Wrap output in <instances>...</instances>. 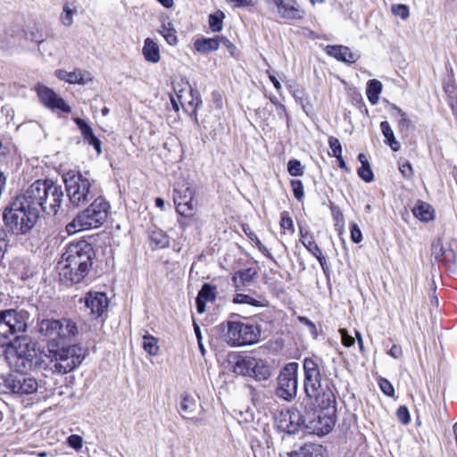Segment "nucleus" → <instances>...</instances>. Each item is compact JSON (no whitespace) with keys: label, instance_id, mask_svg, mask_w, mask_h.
Masks as SVG:
<instances>
[{"label":"nucleus","instance_id":"obj_1","mask_svg":"<svg viewBox=\"0 0 457 457\" xmlns=\"http://www.w3.org/2000/svg\"><path fill=\"white\" fill-rule=\"evenodd\" d=\"M95 256L94 248L87 241L70 243L59 262L61 281L66 286L82 282L93 266Z\"/></svg>","mask_w":457,"mask_h":457},{"label":"nucleus","instance_id":"obj_2","mask_svg":"<svg viewBox=\"0 0 457 457\" xmlns=\"http://www.w3.org/2000/svg\"><path fill=\"white\" fill-rule=\"evenodd\" d=\"M40 212L24 191L11 199L3 212V220L15 236L29 233L39 219Z\"/></svg>","mask_w":457,"mask_h":457},{"label":"nucleus","instance_id":"obj_3","mask_svg":"<svg viewBox=\"0 0 457 457\" xmlns=\"http://www.w3.org/2000/svg\"><path fill=\"white\" fill-rule=\"evenodd\" d=\"M25 192L40 212H44L47 214L58 212L62 202L63 191L62 187L53 180L37 179Z\"/></svg>","mask_w":457,"mask_h":457},{"label":"nucleus","instance_id":"obj_4","mask_svg":"<svg viewBox=\"0 0 457 457\" xmlns=\"http://www.w3.org/2000/svg\"><path fill=\"white\" fill-rule=\"evenodd\" d=\"M111 205L103 196L96 197L93 203L67 224L66 231L69 235L78 231L88 230L101 227L110 213Z\"/></svg>","mask_w":457,"mask_h":457},{"label":"nucleus","instance_id":"obj_5","mask_svg":"<svg viewBox=\"0 0 457 457\" xmlns=\"http://www.w3.org/2000/svg\"><path fill=\"white\" fill-rule=\"evenodd\" d=\"M29 312L23 309H7L0 311V345L2 348L9 346L12 342L9 340L13 336L14 340L19 334L26 331Z\"/></svg>","mask_w":457,"mask_h":457},{"label":"nucleus","instance_id":"obj_6","mask_svg":"<svg viewBox=\"0 0 457 457\" xmlns=\"http://www.w3.org/2000/svg\"><path fill=\"white\" fill-rule=\"evenodd\" d=\"M48 367L53 373L63 375L72 371L84 360L82 349L78 345L49 350Z\"/></svg>","mask_w":457,"mask_h":457},{"label":"nucleus","instance_id":"obj_7","mask_svg":"<svg viewBox=\"0 0 457 457\" xmlns=\"http://www.w3.org/2000/svg\"><path fill=\"white\" fill-rule=\"evenodd\" d=\"M63 180L72 206L84 204L95 196L94 181L85 178L80 172L69 171L64 175Z\"/></svg>","mask_w":457,"mask_h":457},{"label":"nucleus","instance_id":"obj_8","mask_svg":"<svg viewBox=\"0 0 457 457\" xmlns=\"http://www.w3.org/2000/svg\"><path fill=\"white\" fill-rule=\"evenodd\" d=\"M225 337L230 346L253 345L259 341L261 329L258 325L229 320L228 321V331Z\"/></svg>","mask_w":457,"mask_h":457},{"label":"nucleus","instance_id":"obj_9","mask_svg":"<svg viewBox=\"0 0 457 457\" xmlns=\"http://www.w3.org/2000/svg\"><path fill=\"white\" fill-rule=\"evenodd\" d=\"M10 345L13 348L16 370L29 371L40 366V356L28 338L16 337V340Z\"/></svg>","mask_w":457,"mask_h":457},{"label":"nucleus","instance_id":"obj_10","mask_svg":"<svg viewBox=\"0 0 457 457\" xmlns=\"http://www.w3.org/2000/svg\"><path fill=\"white\" fill-rule=\"evenodd\" d=\"M233 371L237 375L253 378L257 381L267 380L271 375L266 361L250 355L238 357Z\"/></svg>","mask_w":457,"mask_h":457},{"label":"nucleus","instance_id":"obj_11","mask_svg":"<svg viewBox=\"0 0 457 457\" xmlns=\"http://www.w3.org/2000/svg\"><path fill=\"white\" fill-rule=\"evenodd\" d=\"M298 363L286 364L278 377L276 395L278 397L290 402L297 394Z\"/></svg>","mask_w":457,"mask_h":457},{"label":"nucleus","instance_id":"obj_12","mask_svg":"<svg viewBox=\"0 0 457 457\" xmlns=\"http://www.w3.org/2000/svg\"><path fill=\"white\" fill-rule=\"evenodd\" d=\"M335 411L336 405L331 410L311 408L310 411H306V429L318 436L329 433L335 425Z\"/></svg>","mask_w":457,"mask_h":457},{"label":"nucleus","instance_id":"obj_13","mask_svg":"<svg viewBox=\"0 0 457 457\" xmlns=\"http://www.w3.org/2000/svg\"><path fill=\"white\" fill-rule=\"evenodd\" d=\"M4 386L12 394L26 395L36 393L38 387L37 379L28 371L16 370L4 379Z\"/></svg>","mask_w":457,"mask_h":457},{"label":"nucleus","instance_id":"obj_14","mask_svg":"<svg viewBox=\"0 0 457 457\" xmlns=\"http://www.w3.org/2000/svg\"><path fill=\"white\" fill-rule=\"evenodd\" d=\"M306 413L303 414L297 408H290L280 411L277 419L278 428L287 434H295L306 429Z\"/></svg>","mask_w":457,"mask_h":457},{"label":"nucleus","instance_id":"obj_15","mask_svg":"<svg viewBox=\"0 0 457 457\" xmlns=\"http://www.w3.org/2000/svg\"><path fill=\"white\" fill-rule=\"evenodd\" d=\"M173 199L177 212L182 216H189L195 208L194 190L188 183L174 186Z\"/></svg>","mask_w":457,"mask_h":457},{"label":"nucleus","instance_id":"obj_16","mask_svg":"<svg viewBox=\"0 0 457 457\" xmlns=\"http://www.w3.org/2000/svg\"><path fill=\"white\" fill-rule=\"evenodd\" d=\"M317 387V395H308L307 399L315 401V404L320 409H329L337 404V399L335 395V386L333 382L324 378Z\"/></svg>","mask_w":457,"mask_h":457},{"label":"nucleus","instance_id":"obj_17","mask_svg":"<svg viewBox=\"0 0 457 457\" xmlns=\"http://www.w3.org/2000/svg\"><path fill=\"white\" fill-rule=\"evenodd\" d=\"M304 370V392L306 397L308 395H317L316 386L320 385V382L324 378H322L320 370L318 364L310 358H307L303 361Z\"/></svg>","mask_w":457,"mask_h":457},{"label":"nucleus","instance_id":"obj_18","mask_svg":"<svg viewBox=\"0 0 457 457\" xmlns=\"http://www.w3.org/2000/svg\"><path fill=\"white\" fill-rule=\"evenodd\" d=\"M269 7L277 9L279 17L287 20H302L304 11L302 10L296 0H266Z\"/></svg>","mask_w":457,"mask_h":457},{"label":"nucleus","instance_id":"obj_19","mask_svg":"<svg viewBox=\"0 0 457 457\" xmlns=\"http://www.w3.org/2000/svg\"><path fill=\"white\" fill-rule=\"evenodd\" d=\"M37 92L41 103L47 108L51 110L58 109L65 113L71 112V106L51 88L38 85L37 87Z\"/></svg>","mask_w":457,"mask_h":457},{"label":"nucleus","instance_id":"obj_20","mask_svg":"<svg viewBox=\"0 0 457 457\" xmlns=\"http://www.w3.org/2000/svg\"><path fill=\"white\" fill-rule=\"evenodd\" d=\"M200 410L201 405L196 398L187 394L182 395L179 411L183 419L190 420L195 424H200L202 419L195 417V414L198 413Z\"/></svg>","mask_w":457,"mask_h":457},{"label":"nucleus","instance_id":"obj_21","mask_svg":"<svg viewBox=\"0 0 457 457\" xmlns=\"http://www.w3.org/2000/svg\"><path fill=\"white\" fill-rule=\"evenodd\" d=\"M108 298L104 293H88L85 298V305L90 309V314L94 319L103 315L108 307Z\"/></svg>","mask_w":457,"mask_h":457},{"label":"nucleus","instance_id":"obj_22","mask_svg":"<svg viewBox=\"0 0 457 457\" xmlns=\"http://www.w3.org/2000/svg\"><path fill=\"white\" fill-rule=\"evenodd\" d=\"M58 326L59 319L38 318L37 322V332L44 337L49 339L52 345H58Z\"/></svg>","mask_w":457,"mask_h":457},{"label":"nucleus","instance_id":"obj_23","mask_svg":"<svg viewBox=\"0 0 457 457\" xmlns=\"http://www.w3.org/2000/svg\"><path fill=\"white\" fill-rule=\"evenodd\" d=\"M79 333L77 323L70 318L59 319L58 345L73 340Z\"/></svg>","mask_w":457,"mask_h":457},{"label":"nucleus","instance_id":"obj_24","mask_svg":"<svg viewBox=\"0 0 457 457\" xmlns=\"http://www.w3.org/2000/svg\"><path fill=\"white\" fill-rule=\"evenodd\" d=\"M73 120L80 129L84 140L95 148L98 155L101 154L102 143L100 139L95 136L90 125L85 120L79 117L74 118Z\"/></svg>","mask_w":457,"mask_h":457},{"label":"nucleus","instance_id":"obj_25","mask_svg":"<svg viewBox=\"0 0 457 457\" xmlns=\"http://www.w3.org/2000/svg\"><path fill=\"white\" fill-rule=\"evenodd\" d=\"M55 74L58 79L69 82L71 84L85 85L88 81L92 80L90 73L83 71L81 70H75L71 72L62 70H58L55 71Z\"/></svg>","mask_w":457,"mask_h":457},{"label":"nucleus","instance_id":"obj_26","mask_svg":"<svg viewBox=\"0 0 457 457\" xmlns=\"http://www.w3.org/2000/svg\"><path fill=\"white\" fill-rule=\"evenodd\" d=\"M216 299V287L204 283L196 296V310L202 314L205 312L206 302H213Z\"/></svg>","mask_w":457,"mask_h":457},{"label":"nucleus","instance_id":"obj_27","mask_svg":"<svg viewBox=\"0 0 457 457\" xmlns=\"http://www.w3.org/2000/svg\"><path fill=\"white\" fill-rule=\"evenodd\" d=\"M257 270L254 268H247L237 271L232 277L233 286L237 290L242 289L256 277Z\"/></svg>","mask_w":457,"mask_h":457},{"label":"nucleus","instance_id":"obj_28","mask_svg":"<svg viewBox=\"0 0 457 457\" xmlns=\"http://www.w3.org/2000/svg\"><path fill=\"white\" fill-rule=\"evenodd\" d=\"M326 52L328 55L333 56L338 61L345 62H354V54L345 46H328Z\"/></svg>","mask_w":457,"mask_h":457},{"label":"nucleus","instance_id":"obj_29","mask_svg":"<svg viewBox=\"0 0 457 457\" xmlns=\"http://www.w3.org/2000/svg\"><path fill=\"white\" fill-rule=\"evenodd\" d=\"M434 208L428 203L418 201L412 209L413 215L423 222L434 220Z\"/></svg>","mask_w":457,"mask_h":457},{"label":"nucleus","instance_id":"obj_30","mask_svg":"<svg viewBox=\"0 0 457 457\" xmlns=\"http://www.w3.org/2000/svg\"><path fill=\"white\" fill-rule=\"evenodd\" d=\"M142 52L147 62L156 63L160 61L161 55L159 46L152 38L147 37L145 40Z\"/></svg>","mask_w":457,"mask_h":457},{"label":"nucleus","instance_id":"obj_31","mask_svg":"<svg viewBox=\"0 0 457 457\" xmlns=\"http://www.w3.org/2000/svg\"><path fill=\"white\" fill-rule=\"evenodd\" d=\"M195 48L197 52L207 54L216 51L220 46L219 37L213 38H200L195 40Z\"/></svg>","mask_w":457,"mask_h":457},{"label":"nucleus","instance_id":"obj_32","mask_svg":"<svg viewBox=\"0 0 457 457\" xmlns=\"http://www.w3.org/2000/svg\"><path fill=\"white\" fill-rule=\"evenodd\" d=\"M380 129L383 136L386 138V143L393 151L397 152L400 149V143L395 139L390 124L386 120L382 121L380 123Z\"/></svg>","mask_w":457,"mask_h":457},{"label":"nucleus","instance_id":"obj_33","mask_svg":"<svg viewBox=\"0 0 457 457\" xmlns=\"http://www.w3.org/2000/svg\"><path fill=\"white\" fill-rule=\"evenodd\" d=\"M391 109L400 116V120L398 121V129L400 132L402 133H409L411 130L413 129V123L412 121L408 118L407 114L398 106L395 104H392Z\"/></svg>","mask_w":457,"mask_h":457},{"label":"nucleus","instance_id":"obj_34","mask_svg":"<svg viewBox=\"0 0 457 457\" xmlns=\"http://www.w3.org/2000/svg\"><path fill=\"white\" fill-rule=\"evenodd\" d=\"M382 91V83L378 79H370L367 83L366 94L369 101L376 104L378 101V96Z\"/></svg>","mask_w":457,"mask_h":457},{"label":"nucleus","instance_id":"obj_35","mask_svg":"<svg viewBox=\"0 0 457 457\" xmlns=\"http://www.w3.org/2000/svg\"><path fill=\"white\" fill-rule=\"evenodd\" d=\"M150 241L156 248H165L170 245L169 237L162 230H153L150 234Z\"/></svg>","mask_w":457,"mask_h":457},{"label":"nucleus","instance_id":"obj_36","mask_svg":"<svg viewBox=\"0 0 457 457\" xmlns=\"http://www.w3.org/2000/svg\"><path fill=\"white\" fill-rule=\"evenodd\" d=\"M225 14L221 11H217L209 15V27L213 32H219L222 29Z\"/></svg>","mask_w":457,"mask_h":457},{"label":"nucleus","instance_id":"obj_37","mask_svg":"<svg viewBox=\"0 0 457 457\" xmlns=\"http://www.w3.org/2000/svg\"><path fill=\"white\" fill-rule=\"evenodd\" d=\"M319 449L314 445H304L298 451L289 454V457H318Z\"/></svg>","mask_w":457,"mask_h":457},{"label":"nucleus","instance_id":"obj_38","mask_svg":"<svg viewBox=\"0 0 457 457\" xmlns=\"http://www.w3.org/2000/svg\"><path fill=\"white\" fill-rule=\"evenodd\" d=\"M143 348L150 355H156L159 352L157 338L153 336L146 335L143 337Z\"/></svg>","mask_w":457,"mask_h":457},{"label":"nucleus","instance_id":"obj_39","mask_svg":"<svg viewBox=\"0 0 457 457\" xmlns=\"http://www.w3.org/2000/svg\"><path fill=\"white\" fill-rule=\"evenodd\" d=\"M301 237H302V243L305 246V248L313 255L320 254L321 252L319 245L316 244V242L312 239V237H308L307 234L303 235V229L300 230Z\"/></svg>","mask_w":457,"mask_h":457},{"label":"nucleus","instance_id":"obj_40","mask_svg":"<svg viewBox=\"0 0 457 457\" xmlns=\"http://www.w3.org/2000/svg\"><path fill=\"white\" fill-rule=\"evenodd\" d=\"M160 32L169 45L174 46L177 44L178 39L176 36V30L171 28V24L170 22L168 25L163 24Z\"/></svg>","mask_w":457,"mask_h":457},{"label":"nucleus","instance_id":"obj_41","mask_svg":"<svg viewBox=\"0 0 457 457\" xmlns=\"http://www.w3.org/2000/svg\"><path fill=\"white\" fill-rule=\"evenodd\" d=\"M235 303H246L252 306H262L260 302L245 294H237L233 298Z\"/></svg>","mask_w":457,"mask_h":457},{"label":"nucleus","instance_id":"obj_42","mask_svg":"<svg viewBox=\"0 0 457 457\" xmlns=\"http://www.w3.org/2000/svg\"><path fill=\"white\" fill-rule=\"evenodd\" d=\"M287 171L291 176L298 177L303 174V170L301 162L296 159H292L287 163Z\"/></svg>","mask_w":457,"mask_h":457},{"label":"nucleus","instance_id":"obj_43","mask_svg":"<svg viewBox=\"0 0 457 457\" xmlns=\"http://www.w3.org/2000/svg\"><path fill=\"white\" fill-rule=\"evenodd\" d=\"M358 175L361 179L368 183L374 179V175L370 164L363 163V166H361L358 170Z\"/></svg>","mask_w":457,"mask_h":457},{"label":"nucleus","instance_id":"obj_44","mask_svg":"<svg viewBox=\"0 0 457 457\" xmlns=\"http://www.w3.org/2000/svg\"><path fill=\"white\" fill-rule=\"evenodd\" d=\"M328 145L331 150V153L329 154L331 156L340 157V155H342V145L337 138L330 137L328 138Z\"/></svg>","mask_w":457,"mask_h":457},{"label":"nucleus","instance_id":"obj_45","mask_svg":"<svg viewBox=\"0 0 457 457\" xmlns=\"http://www.w3.org/2000/svg\"><path fill=\"white\" fill-rule=\"evenodd\" d=\"M291 187L295 199L302 201L304 196L303 185L302 181L299 179H294L291 181Z\"/></svg>","mask_w":457,"mask_h":457},{"label":"nucleus","instance_id":"obj_46","mask_svg":"<svg viewBox=\"0 0 457 457\" xmlns=\"http://www.w3.org/2000/svg\"><path fill=\"white\" fill-rule=\"evenodd\" d=\"M392 12L395 16H399L403 20L407 19L410 15L408 6L406 4H393L392 5Z\"/></svg>","mask_w":457,"mask_h":457},{"label":"nucleus","instance_id":"obj_47","mask_svg":"<svg viewBox=\"0 0 457 457\" xmlns=\"http://www.w3.org/2000/svg\"><path fill=\"white\" fill-rule=\"evenodd\" d=\"M8 247L7 232L4 228H0V264L4 257Z\"/></svg>","mask_w":457,"mask_h":457},{"label":"nucleus","instance_id":"obj_48","mask_svg":"<svg viewBox=\"0 0 457 457\" xmlns=\"http://www.w3.org/2000/svg\"><path fill=\"white\" fill-rule=\"evenodd\" d=\"M189 87V94L191 99L188 101V104L193 107V112H195L196 109L199 107V105L202 104V100L198 93L194 92V90L191 88L190 85L187 84Z\"/></svg>","mask_w":457,"mask_h":457},{"label":"nucleus","instance_id":"obj_49","mask_svg":"<svg viewBox=\"0 0 457 457\" xmlns=\"http://www.w3.org/2000/svg\"><path fill=\"white\" fill-rule=\"evenodd\" d=\"M379 387L381 391L387 396H394L395 389L392 384L386 378L379 380Z\"/></svg>","mask_w":457,"mask_h":457},{"label":"nucleus","instance_id":"obj_50","mask_svg":"<svg viewBox=\"0 0 457 457\" xmlns=\"http://www.w3.org/2000/svg\"><path fill=\"white\" fill-rule=\"evenodd\" d=\"M396 415H397L398 420L403 424H408L411 420L410 412L406 406H400L396 411Z\"/></svg>","mask_w":457,"mask_h":457},{"label":"nucleus","instance_id":"obj_51","mask_svg":"<svg viewBox=\"0 0 457 457\" xmlns=\"http://www.w3.org/2000/svg\"><path fill=\"white\" fill-rule=\"evenodd\" d=\"M280 226L284 229L291 230L294 232L293 220L288 216L287 212L281 213Z\"/></svg>","mask_w":457,"mask_h":457},{"label":"nucleus","instance_id":"obj_52","mask_svg":"<svg viewBox=\"0 0 457 457\" xmlns=\"http://www.w3.org/2000/svg\"><path fill=\"white\" fill-rule=\"evenodd\" d=\"M351 239L353 243L358 244L362 240V234L356 223L351 225Z\"/></svg>","mask_w":457,"mask_h":457},{"label":"nucleus","instance_id":"obj_53","mask_svg":"<svg viewBox=\"0 0 457 457\" xmlns=\"http://www.w3.org/2000/svg\"><path fill=\"white\" fill-rule=\"evenodd\" d=\"M67 442L71 447L79 450L82 447V437L78 435H71L68 437Z\"/></svg>","mask_w":457,"mask_h":457},{"label":"nucleus","instance_id":"obj_54","mask_svg":"<svg viewBox=\"0 0 457 457\" xmlns=\"http://www.w3.org/2000/svg\"><path fill=\"white\" fill-rule=\"evenodd\" d=\"M339 332L342 338V344L345 346L350 347L354 344V338L352 336L348 335L345 328H341Z\"/></svg>","mask_w":457,"mask_h":457},{"label":"nucleus","instance_id":"obj_55","mask_svg":"<svg viewBox=\"0 0 457 457\" xmlns=\"http://www.w3.org/2000/svg\"><path fill=\"white\" fill-rule=\"evenodd\" d=\"M401 173L404 178L411 179L413 175V170L412 166L410 162H406L405 163L402 164L399 168Z\"/></svg>","mask_w":457,"mask_h":457},{"label":"nucleus","instance_id":"obj_56","mask_svg":"<svg viewBox=\"0 0 457 457\" xmlns=\"http://www.w3.org/2000/svg\"><path fill=\"white\" fill-rule=\"evenodd\" d=\"M64 15H62V23L65 26H71L72 24V11L68 7L65 6L63 8Z\"/></svg>","mask_w":457,"mask_h":457},{"label":"nucleus","instance_id":"obj_57","mask_svg":"<svg viewBox=\"0 0 457 457\" xmlns=\"http://www.w3.org/2000/svg\"><path fill=\"white\" fill-rule=\"evenodd\" d=\"M298 320H299L302 324H303V325L307 326V327L309 328L310 332H311L312 334H316V326H315V324H314L312 320H310L307 317H304V316H299V317H298Z\"/></svg>","mask_w":457,"mask_h":457},{"label":"nucleus","instance_id":"obj_58","mask_svg":"<svg viewBox=\"0 0 457 457\" xmlns=\"http://www.w3.org/2000/svg\"><path fill=\"white\" fill-rule=\"evenodd\" d=\"M388 354L395 359H399L403 356V350L400 345H394L388 351Z\"/></svg>","mask_w":457,"mask_h":457},{"label":"nucleus","instance_id":"obj_59","mask_svg":"<svg viewBox=\"0 0 457 457\" xmlns=\"http://www.w3.org/2000/svg\"><path fill=\"white\" fill-rule=\"evenodd\" d=\"M228 2L234 3L235 7L240 8L245 6H253L254 1L253 0H227Z\"/></svg>","mask_w":457,"mask_h":457},{"label":"nucleus","instance_id":"obj_60","mask_svg":"<svg viewBox=\"0 0 457 457\" xmlns=\"http://www.w3.org/2000/svg\"><path fill=\"white\" fill-rule=\"evenodd\" d=\"M315 257L319 261V262H320V266L322 268L323 272L327 275L328 273V271H329V268H328V265L327 263L326 258L323 256L321 252L320 253V254L315 255Z\"/></svg>","mask_w":457,"mask_h":457},{"label":"nucleus","instance_id":"obj_61","mask_svg":"<svg viewBox=\"0 0 457 457\" xmlns=\"http://www.w3.org/2000/svg\"><path fill=\"white\" fill-rule=\"evenodd\" d=\"M244 232L246 234V236L253 242H255L256 245H261L262 246V242L258 238L255 233H253L249 227L245 228L243 227Z\"/></svg>","mask_w":457,"mask_h":457},{"label":"nucleus","instance_id":"obj_62","mask_svg":"<svg viewBox=\"0 0 457 457\" xmlns=\"http://www.w3.org/2000/svg\"><path fill=\"white\" fill-rule=\"evenodd\" d=\"M220 45L222 44L226 48H228L231 54H233V51L236 49V46L226 37H219Z\"/></svg>","mask_w":457,"mask_h":457},{"label":"nucleus","instance_id":"obj_63","mask_svg":"<svg viewBox=\"0 0 457 457\" xmlns=\"http://www.w3.org/2000/svg\"><path fill=\"white\" fill-rule=\"evenodd\" d=\"M336 158H337V160L338 162L339 167L342 170H345L346 172H350V169L347 167V165H346L345 162L344 161L342 155H340V157H336Z\"/></svg>","mask_w":457,"mask_h":457},{"label":"nucleus","instance_id":"obj_64","mask_svg":"<svg viewBox=\"0 0 457 457\" xmlns=\"http://www.w3.org/2000/svg\"><path fill=\"white\" fill-rule=\"evenodd\" d=\"M269 78H270V81L273 83L276 89L278 90L281 88L280 82L277 79V78L274 75H270Z\"/></svg>","mask_w":457,"mask_h":457}]
</instances>
